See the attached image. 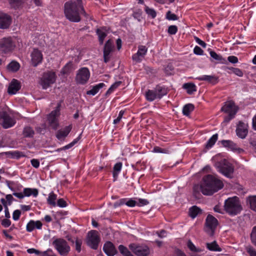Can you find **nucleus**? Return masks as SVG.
Instances as JSON below:
<instances>
[{
	"label": "nucleus",
	"instance_id": "0e129e2a",
	"mask_svg": "<svg viewBox=\"0 0 256 256\" xmlns=\"http://www.w3.org/2000/svg\"><path fill=\"white\" fill-rule=\"evenodd\" d=\"M203 50L199 46H196L194 49V54L198 55H202L203 54Z\"/></svg>",
	"mask_w": 256,
	"mask_h": 256
},
{
	"label": "nucleus",
	"instance_id": "c85d7f7f",
	"mask_svg": "<svg viewBox=\"0 0 256 256\" xmlns=\"http://www.w3.org/2000/svg\"><path fill=\"white\" fill-rule=\"evenodd\" d=\"M96 33L98 36L100 44H102L104 39L107 35L106 30L104 28H98L96 30Z\"/></svg>",
	"mask_w": 256,
	"mask_h": 256
},
{
	"label": "nucleus",
	"instance_id": "4be33fe9",
	"mask_svg": "<svg viewBox=\"0 0 256 256\" xmlns=\"http://www.w3.org/2000/svg\"><path fill=\"white\" fill-rule=\"evenodd\" d=\"M20 85L18 81L13 79L8 88V92L10 94H14L20 89Z\"/></svg>",
	"mask_w": 256,
	"mask_h": 256
},
{
	"label": "nucleus",
	"instance_id": "052dcab7",
	"mask_svg": "<svg viewBox=\"0 0 256 256\" xmlns=\"http://www.w3.org/2000/svg\"><path fill=\"white\" fill-rule=\"evenodd\" d=\"M118 250L124 256V255H126L128 252L129 250H128V249L124 246L122 245H120L119 246H118Z\"/></svg>",
	"mask_w": 256,
	"mask_h": 256
},
{
	"label": "nucleus",
	"instance_id": "603ef678",
	"mask_svg": "<svg viewBox=\"0 0 256 256\" xmlns=\"http://www.w3.org/2000/svg\"><path fill=\"white\" fill-rule=\"evenodd\" d=\"M6 184L8 188L13 192H14L16 190V184L14 182L7 181Z\"/></svg>",
	"mask_w": 256,
	"mask_h": 256
},
{
	"label": "nucleus",
	"instance_id": "20e7f679",
	"mask_svg": "<svg viewBox=\"0 0 256 256\" xmlns=\"http://www.w3.org/2000/svg\"><path fill=\"white\" fill-rule=\"evenodd\" d=\"M56 80V75L54 71L48 70L44 72L40 78L39 84L43 89H47L52 84H54Z\"/></svg>",
	"mask_w": 256,
	"mask_h": 256
},
{
	"label": "nucleus",
	"instance_id": "69168bd1",
	"mask_svg": "<svg viewBox=\"0 0 256 256\" xmlns=\"http://www.w3.org/2000/svg\"><path fill=\"white\" fill-rule=\"evenodd\" d=\"M11 224V222L10 220L8 218L3 219L2 220V224L4 228L8 227Z\"/></svg>",
	"mask_w": 256,
	"mask_h": 256
},
{
	"label": "nucleus",
	"instance_id": "f257e3e1",
	"mask_svg": "<svg viewBox=\"0 0 256 256\" xmlns=\"http://www.w3.org/2000/svg\"><path fill=\"white\" fill-rule=\"evenodd\" d=\"M223 186L221 180L215 176L208 174L203 177L200 188L204 195L210 196L221 190Z\"/></svg>",
	"mask_w": 256,
	"mask_h": 256
},
{
	"label": "nucleus",
	"instance_id": "e433bc0d",
	"mask_svg": "<svg viewBox=\"0 0 256 256\" xmlns=\"http://www.w3.org/2000/svg\"><path fill=\"white\" fill-rule=\"evenodd\" d=\"M210 56L214 60L220 62L222 64H226V60L223 58L221 56L215 52L211 50L210 52Z\"/></svg>",
	"mask_w": 256,
	"mask_h": 256
},
{
	"label": "nucleus",
	"instance_id": "774afa93",
	"mask_svg": "<svg viewBox=\"0 0 256 256\" xmlns=\"http://www.w3.org/2000/svg\"><path fill=\"white\" fill-rule=\"evenodd\" d=\"M247 252L250 256H256V251L254 248L252 247L248 248Z\"/></svg>",
	"mask_w": 256,
	"mask_h": 256
},
{
	"label": "nucleus",
	"instance_id": "58836bf2",
	"mask_svg": "<svg viewBox=\"0 0 256 256\" xmlns=\"http://www.w3.org/2000/svg\"><path fill=\"white\" fill-rule=\"evenodd\" d=\"M218 138V134H214L208 141L206 148H211L216 143Z\"/></svg>",
	"mask_w": 256,
	"mask_h": 256
},
{
	"label": "nucleus",
	"instance_id": "1a4fd4ad",
	"mask_svg": "<svg viewBox=\"0 0 256 256\" xmlns=\"http://www.w3.org/2000/svg\"><path fill=\"white\" fill-rule=\"evenodd\" d=\"M60 102H59L56 108L52 110L48 116V121L50 126L54 130H56L58 126V118L60 114Z\"/></svg>",
	"mask_w": 256,
	"mask_h": 256
},
{
	"label": "nucleus",
	"instance_id": "bf43d9fd",
	"mask_svg": "<svg viewBox=\"0 0 256 256\" xmlns=\"http://www.w3.org/2000/svg\"><path fill=\"white\" fill-rule=\"evenodd\" d=\"M20 214L21 212L20 210H15L12 214V218L14 220H18L20 218Z\"/></svg>",
	"mask_w": 256,
	"mask_h": 256
},
{
	"label": "nucleus",
	"instance_id": "f3484780",
	"mask_svg": "<svg viewBox=\"0 0 256 256\" xmlns=\"http://www.w3.org/2000/svg\"><path fill=\"white\" fill-rule=\"evenodd\" d=\"M31 60L32 64L34 66H36L41 63L42 60V54L41 52L38 49H34L31 54Z\"/></svg>",
	"mask_w": 256,
	"mask_h": 256
},
{
	"label": "nucleus",
	"instance_id": "cd10ccee",
	"mask_svg": "<svg viewBox=\"0 0 256 256\" xmlns=\"http://www.w3.org/2000/svg\"><path fill=\"white\" fill-rule=\"evenodd\" d=\"M206 248L213 252H221L222 248L219 246L218 244L216 241H214L212 242H208L206 244Z\"/></svg>",
	"mask_w": 256,
	"mask_h": 256
},
{
	"label": "nucleus",
	"instance_id": "a19ab883",
	"mask_svg": "<svg viewBox=\"0 0 256 256\" xmlns=\"http://www.w3.org/2000/svg\"><path fill=\"white\" fill-rule=\"evenodd\" d=\"M144 10L146 14L152 18H154L156 16V12L154 8H150L146 6H144Z\"/></svg>",
	"mask_w": 256,
	"mask_h": 256
},
{
	"label": "nucleus",
	"instance_id": "5fc2aeb1",
	"mask_svg": "<svg viewBox=\"0 0 256 256\" xmlns=\"http://www.w3.org/2000/svg\"><path fill=\"white\" fill-rule=\"evenodd\" d=\"M251 240L252 242L256 246V226L252 228L251 233Z\"/></svg>",
	"mask_w": 256,
	"mask_h": 256
},
{
	"label": "nucleus",
	"instance_id": "6e6d98bb",
	"mask_svg": "<svg viewBox=\"0 0 256 256\" xmlns=\"http://www.w3.org/2000/svg\"><path fill=\"white\" fill-rule=\"evenodd\" d=\"M124 112V110H120L119 112V114H118V116L117 117V118L114 120V124H118L120 122V120H122V118Z\"/></svg>",
	"mask_w": 256,
	"mask_h": 256
},
{
	"label": "nucleus",
	"instance_id": "dca6fc26",
	"mask_svg": "<svg viewBox=\"0 0 256 256\" xmlns=\"http://www.w3.org/2000/svg\"><path fill=\"white\" fill-rule=\"evenodd\" d=\"M221 110L228 114L236 115L238 110V108L233 102L229 101L225 102L224 106L222 108Z\"/></svg>",
	"mask_w": 256,
	"mask_h": 256
},
{
	"label": "nucleus",
	"instance_id": "c03bdc74",
	"mask_svg": "<svg viewBox=\"0 0 256 256\" xmlns=\"http://www.w3.org/2000/svg\"><path fill=\"white\" fill-rule=\"evenodd\" d=\"M249 202L250 208L256 212V196L250 197L249 198Z\"/></svg>",
	"mask_w": 256,
	"mask_h": 256
},
{
	"label": "nucleus",
	"instance_id": "680f3d73",
	"mask_svg": "<svg viewBox=\"0 0 256 256\" xmlns=\"http://www.w3.org/2000/svg\"><path fill=\"white\" fill-rule=\"evenodd\" d=\"M126 204L129 207H134L136 206V201L132 199H129L126 202Z\"/></svg>",
	"mask_w": 256,
	"mask_h": 256
},
{
	"label": "nucleus",
	"instance_id": "72a5a7b5",
	"mask_svg": "<svg viewBox=\"0 0 256 256\" xmlns=\"http://www.w3.org/2000/svg\"><path fill=\"white\" fill-rule=\"evenodd\" d=\"M183 88L186 90L189 94H192L196 90V86L193 83H186L183 85Z\"/></svg>",
	"mask_w": 256,
	"mask_h": 256
},
{
	"label": "nucleus",
	"instance_id": "412c9836",
	"mask_svg": "<svg viewBox=\"0 0 256 256\" xmlns=\"http://www.w3.org/2000/svg\"><path fill=\"white\" fill-rule=\"evenodd\" d=\"M42 226V224L40 220H30L26 224V230L28 232H32L35 229L41 230Z\"/></svg>",
	"mask_w": 256,
	"mask_h": 256
},
{
	"label": "nucleus",
	"instance_id": "423d86ee",
	"mask_svg": "<svg viewBox=\"0 0 256 256\" xmlns=\"http://www.w3.org/2000/svg\"><path fill=\"white\" fill-rule=\"evenodd\" d=\"M52 245L58 254L62 256H66L70 250V247L66 240L56 238L52 242Z\"/></svg>",
	"mask_w": 256,
	"mask_h": 256
},
{
	"label": "nucleus",
	"instance_id": "0eeeda50",
	"mask_svg": "<svg viewBox=\"0 0 256 256\" xmlns=\"http://www.w3.org/2000/svg\"><path fill=\"white\" fill-rule=\"evenodd\" d=\"M218 170L225 176L232 178L234 173L232 165L226 160L222 161L217 166Z\"/></svg>",
	"mask_w": 256,
	"mask_h": 256
},
{
	"label": "nucleus",
	"instance_id": "4468645a",
	"mask_svg": "<svg viewBox=\"0 0 256 256\" xmlns=\"http://www.w3.org/2000/svg\"><path fill=\"white\" fill-rule=\"evenodd\" d=\"M148 52L147 48L144 46H140L136 53L132 56V60L136 62H140Z\"/></svg>",
	"mask_w": 256,
	"mask_h": 256
},
{
	"label": "nucleus",
	"instance_id": "6ab92c4d",
	"mask_svg": "<svg viewBox=\"0 0 256 256\" xmlns=\"http://www.w3.org/2000/svg\"><path fill=\"white\" fill-rule=\"evenodd\" d=\"M103 250L108 256H114L117 253L114 245L110 242H107L104 244Z\"/></svg>",
	"mask_w": 256,
	"mask_h": 256
},
{
	"label": "nucleus",
	"instance_id": "c9c22d12",
	"mask_svg": "<svg viewBox=\"0 0 256 256\" xmlns=\"http://www.w3.org/2000/svg\"><path fill=\"white\" fill-rule=\"evenodd\" d=\"M20 68V65L18 62L16 61H12L7 66L8 70L15 72L18 71Z\"/></svg>",
	"mask_w": 256,
	"mask_h": 256
},
{
	"label": "nucleus",
	"instance_id": "7c9ffc66",
	"mask_svg": "<svg viewBox=\"0 0 256 256\" xmlns=\"http://www.w3.org/2000/svg\"><path fill=\"white\" fill-rule=\"evenodd\" d=\"M104 86V83H100L94 86L90 90L87 92L86 94L88 95L94 96L99 92L100 90Z\"/></svg>",
	"mask_w": 256,
	"mask_h": 256
},
{
	"label": "nucleus",
	"instance_id": "39448f33",
	"mask_svg": "<svg viewBox=\"0 0 256 256\" xmlns=\"http://www.w3.org/2000/svg\"><path fill=\"white\" fill-rule=\"evenodd\" d=\"M16 46L15 39L12 37H4L0 40V50L2 53H11Z\"/></svg>",
	"mask_w": 256,
	"mask_h": 256
},
{
	"label": "nucleus",
	"instance_id": "c756f323",
	"mask_svg": "<svg viewBox=\"0 0 256 256\" xmlns=\"http://www.w3.org/2000/svg\"><path fill=\"white\" fill-rule=\"evenodd\" d=\"M24 194L25 196H32L36 198L38 194V190L36 188H24Z\"/></svg>",
	"mask_w": 256,
	"mask_h": 256
},
{
	"label": "nucleus",
	"instance_id": "4c0bfd02",
	"mask_svg": "<svg viewBox=\"0 0 256 256\" xmlns=\"http://www.w3.org/2000/svg\"><path fill=\"white\" fill-rule=\"evenodd\" d=\"M194 110V106L192 104H186L182 109V113L185 116H188Z\"/></svg>",
	"mask_w": 256,
	"mask_h": 256
},
{
	"label": "nucleus",
	"instance_id": "393cba45",
	"mask_svg": "<svg viewBox=\"0 0 256 256\" xmlns=\"http://www.w3.org/2000/svg\"><path fill=\"white\" fill-rule=\"evenodd\" d=\"M145 96L147 100L152 102L156 99H158V96L156 90H148L146 92Z\"/></svg>",
	"mask_w": 256,
	"mask_h": 256
},
{
	"label": "nucleus",
	"instance_id": "9b49d317",
	"mask_svg": "<svg viewBox=\"0 0 256 256\" xmlns=\"http://www.w3.org/2000/svg\"><path fill=\"white\" fill-rule=\"evenodd\" d=\"M217 225V220L212 216L208 215L206 218L205 230L210 236L214 234Z\"/></svg>",
	"mask_w": 256,
	"mask_h": 256
},
{
	"label": "nucleus",
	"instance_id": "5701e85b",
	"mask_svg": "<svg viewBox=\"0 0 256 256\" xmlns=\"http://www.w3.org/2000/svg\"><path fill=\"white\" fill-rule=\"evenodd\" d=\"M72 129V126H66L63 129L58 130L56 134V138L60 140H63L70 133Z\"/></svg>",
	"mask_w": 256,
	"mask_h": 256
},
{
	"label": "nucleus",
	"instance_id": "e2e57ef3",
	"mask_svg": "<svg viewBox=\"0 0 256 256\" xmlns=\"http://www.w3.org/2000/svg\"><path fill=\"white\" fill-rule=\"evenodd\" d=\"M57 206L60 208H64L66 206L67 204L63 198H60L58 200Z\"/></svg>",
	"mask_w": 256,
	"mask_h": 256
},
{
	"label": "nucleus",
	"instance_id": "a18cd8bd",
	"mask_svg": "<svg viewBox=\"0 0 256 256\" xmlns=\"http://www.w3.org/2000/svg\"><path fill=\"white\" fill-rule=\"evenodd\" d=\"M122 84V82H114V84H112L110 87L108 88V90L106 94H110L116 88H117Z\"/></svg>",
	"mask_w": 256,
	"mask_h": 256
},
{
	"label": "nucleus",
	"instance_id": "2f4dec72",
	"mask_svg": "<svg viewBox=\"0 0 256 256\" xmlns=\"http://www.w3.org/2000/svg\"><path fill=\"white\" fill-rule=\"evenodd\" d=\"M56 199L57 195L55 194L53 192H52L49 194L48 198H47L48 204L54 207L56 206Z\"/></svg>",
	"mask_w": 256,
	"mask_h": 256
},
{
	"label": "nucleus",
	"instance_id": "7ed1b4c3",
	"mask_svg": "<svg viewBox=\"0 0 256 256\" xmlns=\"http://www.w3.org/2000/svg\"><path fill=\"white\" fill-rule=\"evenodd\" d=\"M224 210L231 216H235L240 212L242 206L238 198L236 196L229 198L224 202Z\"/></svg>",
	"mask_w": 256,
	"mask_h": 256
},
{
	"label": "nucleus",
	"instance_id": "49530a36",
	"mask_svg": "<svg viewBox=\"0 0 256 256\" xmlns=\"http://www.w3.org/2000/svg\"><path fill=\"white\" fill-rule=\"evenodd\" d=\"M82 244V241L81 239L76 238L75 239V248L78 252H81V246Z\"/></svg>",
	"mask_w": 256,
	"mask_h": 256
},
{
	"label": "nucleus",
	"instance_id": "09e8293b",
	"mask_svg": "<svg viewBox=\"0 0 256 256\" xmlns=\"http://www.w3.org/2000/svg\"><path fill=\"white\" fill-rule=\"evenodd\" d=\"M166 18L170 20H175L178 19V16L170 11H168L166 14Z\"/></svg>",
	"mask_w": 256,
	"mask_h": 256
},
{
	"label": "nucleus",
	"instance_id": "8fccbe9b",
	"mask_svg": "<svg viewBox=\"0 0 256 256\" xmlns=\"http://www.w3.org/2000/svg\"><path fill=\"white\" fill-rule=\"evenodd\" d=\"M149 203L148 201L144 198H138L136 201V206H142L148 204Z\"/></svg>",
	"mask_w": 256,
	"mask_h": 256
},
{
	"label": "nucleus",
	"instance_id": "37998d69",
	"mask_svg": "<svg viewBox=\"0 0 256 256\" xmlns=\"http://www.w3.org/2000/svg\"><path fill=\"white\" fill-rule=\"evenodd\" d=\"M23 132L24 136L26 137H31L34 134L33 130L29 126L26 127L24 130Z\"/></svg>",
	"mask_w": 256,
	"mask_h": 256
},
{
	"label": "nucleus",
	"instance_id": "864d4df0",
	"mask_svg": "<svg viewBox=\"0 0 256 256\" xmlns=\"http://www.w3.org/2000/svg\"><path fill=\"white\" fill-rule=\"evenodd\" d=\"M168 32L170 34H175L178 32V28L176 26H170L168 27Z\"/></svg>",
	"mask_w": 256,
	"mask_h": 256
},
{
	"label": "nucleus",
	"instance_id": "79ce46f5",
	"mask_svg": "<svg viewBox=\"0 0 256 256\" xmlns=\"http://www.w3.org/2000/svg\"><path fill=\"white\" fill-rule=\"evenodd\" d=\"M7 154H10L12 158H20L22 157H24L25 154L22 152L15 150L13 152H8Z\"/></svg>",
	"mask_w": 256,
	"mask_h": 256
},
{
	"label": "nucleus",
	"instance_id": "aec40b11",
	"mask_svg": "<svg viewBox=\"0 0 256 256\" xmlns=\"http://www.w3.org/2000/svg\"><path fill=\"white\" fill-rule=\"evenodd\" d=\"M113 46L110 40H108L105 44L104 50V62L106 63L110 59V54L112 51Z\"/></svg>",
	"mask_w": 256,
	"mask_h": 256
},
{
	"label": "nucleus",
	"instance_id": "bb28decb",
	"mask_svg": "<svg viewBox=\"0 0 256 256\" xmlns=\"http://www.w3.org/2000/svg\"><path fill=\"white\" fill-rule=\"evenodd\" d=\"M154 89L158 94V99H160L163 96H166L168 92V88L163 86L158 85Z\"/></svg>",
	"mask_w": 256,
	"mask_h": 256
},
{
	"label": "nucleus",
	"instance_id": "3c124183",
	"mask_svg": "<svg viewBox=\"0 0 256 256\" xmlns=\"http://www.w3.org/2000/svg\"><path fill=\"white\" fill-rule=\"evenodd\" d=\"M40 256H56L54 254L52 250L50 248L42 252Z\"/></svg>",
	"mask_w": 256,
	"mask_h": 256
},
{
	"label": "nucleus",
	"instance_id": "f704fd0d",
	"mask_svg": "<svg viewBox=\"0 0 256 256\" xmlns=\"http://www.w3.org/2000/svg\"><path fill=\"white\" fill-rule=\"evenodd\" d=\"M200 213L201 210L196 206H192L189 210V215L192 218H195Z\"/></svg>",
	"mask_w": 256,
	"mask_h": 256
},
{
	"label": "nucleus",
	"instance_id": "338daca9",
	"mask_svg": "<svg viewBox=\"0 0 256 256\" xmlns=\"http://www.w3.org/2000/svg\"><path fill=\"white\" fill-rule=\"evenodd\" d=\"M228 60L229 62L232 64H236L238 62V58L236 56H230L228 58Z\"/></svg>",
	"mask_w": 256,
	"mask_h": 256
},
{
	"label": "nucleus",
	"instance_id": "2eb2a0df",
	"mask_svg": "<svg viewBox=\"0 0 256 256\" xmlns=\"http://www.w3.org/2000/svg\"><path fill=\"white\" fill-rule=\"evenodd\" d=\"M248 133V124L242 122H239L236 128V134L238 137L244 138Z\"/></svg>",
	"mask_w": 256,
	"mask_h": 256
},
{
	"label": "nucleus",
	"instance_id": "f03ea898",
	"mask_svg": "<svg viewBox=\"0 0 256 256\" xmlns=\"http://www.w3.org/2000/svg\"><path fill=\"white\" fill-rule=\"evenodd\" d=\"M64 12L67 19L72 22H78L80 20V15L85 14L81 0L68 1L65 3Z\"/></svg>",
	"mask_w": 256,
	"mask_h": 256
},
{
	"label": "nucleus",
	"instance_id": "ddd939ff",
	"mask_svg": "<svg viewBox=\"0 0 256 256\" xmlns=\"http://www.w3.org/2000/svg\"><path fill=\"white\" fill-rule=\"evenodd\" d=\"M90 76V72L86 68H80L77 72L76 77V82L80 84H84L88 80Z\"/></svg>",
	"mask_w": 256,
	"mask_h": 256
},
{
	"label": "nucleus",
	"instance_id": "ea45409f",
	"mask_svg": "<svg viewBox=\"0 0 256 256\" xmlns=\"http://www.w3.org/2000/svg\"><path fill=\"white\" fill-rule=\"evenodd\" d=\"M187 246L192 252H202V249L196 248L190 240L188 242Z\"/></svg>",
	"mask_w": 256,
	"mask_h": 256
},
{
	"label": "nucleus",
	"instance_id": "a211bd4d",
	"mask_svg": "<svg viewBox=\"0 0 256 256\" xmlns=\"http://www.w3.org/2000/svg\"><path fill=\"white\" fill-rule=\"evenodd\" d=\"M12 22L10 17L7 14L0 12V28L6 29L9 27Z\"/></svg>",
	"mask_w": 256,
	"mask_h": 256
},
{
	"label": "nucleus",
	"instance_id": "a878e982",
	"mask_svg": "<svg viewBox=\"0 0 256 256\" xmlns=\"http://www.w3.org/2000/svg\"><path fill=\"white\" fill-rule=\"evenodd\" d=\"M199 80L206 81L212 84H216L218 82V78L214 76L203 75L196 78Z\"/></svg>",
	"mask_w": 256,
	"mask_h": 256
},
{
	"label": "nucleus",
	"instance_id": "473e14b6",
	"mask_svg": "<svg viewBox=\"0 0 256 256\" xmlns=\"http://www.w3.org/2000/svg\"><path fill=\"white\" fill-rule=\"evenodd\" d=\"M122 164L121 162H118L116 163L113 168V172L112 174L114 178V180L117 178L118 174L121 171L122 168Z\"/></svg>",
	"mask_w": 256,
	"mask_h": 256
},
{
	"label": "nucleus",
	"instance_id": "9d476101",
	"mask_svg": "<svg viewBox=\"0 0 256 256\" xmlns=\"http://www.w3.org/2000/svg\"><path fill=\"white\" fill-rule=\"evenodd\" d=\"M129 248L137 256H148L150 254V249L146 245L132 244L129 246Z\"/></svg>",
	"mask_w": 256,
	"mask_h": 256
},
{
	"label": "nucleus",
	"instance_id": "f8f14e48",
	"mask_svg": "<svg viewBox=\"0 0 256 256\" xmlns=\"http://www.w3.org/2000/svg\"><path fill=\"white\" fill-rule=\"evenodd\" d=\"M15 124V120L8 115L6 112H0V124L4 128H11L14 126Z\"/></svg>",
	"mask_w": 256,
	"mask_h": 256
},
{
	"label": "nucleus",
	"instance_id": "de8ad7c7",
	"mask_svg": "<svg viewBox=\"0 0 256 256\" xmlns=\"http://www.w3.org/2000/svg\"><path fill=\"white\" fill-rule=\"evenodd\" d=\"M26 0H11L10 4L14 8H18Z\"/></svg>",
	"mask_w": 256,
	"mask_h": 256
},
{
	"label": "nucleus",
	"instance_id": "b1692460",
	"mask_svg": "<svg viewBox=\"0 0 256 256\" xmlns=\"http://www.w3.org/2000/svg\"><path fill=\"white\" fill-rule=\"evenodd\" d=\"M220 142L224 147L227 148L231 150L240 152L241 150L240 148H238L236 144L234 143L232 140H222Z\"/></svg>",
	"mask_w": 256,
	"mask_h": 256
},
{
	"label": "nucleus",
	"instance_id": "6e6552de",
	"mask_svg": "<svg viewBox=\"0 0 256 256\" xmlns=\"http://www.w3.org/2000/svg\"><path fill=\"white\" fill-rule=\"evenodd\" d=\"M86 242L91 248L96 250L100 242V238L98 232L96 230L90 231L87 234Z\"/></svg>",
	"mask_w": 256,
	"mask_h": 256
},
{
	"label": "nucleus",
	"instance_id": "13d9d810",
	"mask_svg": "<svg viewBox=\"0 0 256 256\" xmlns=\"http://www.w3.org/2000/svg\"><path fill=\"white\" fill-rule=\"evenodd\" d=\"M232 72L237 76L242 77L244 75L242 71L238 68H232Z\"/></svg>",
	"mask_w": 256,
	"mask_h": 256
},
{
	"label": "nucleus",
	"instance_id": "4d7b16f0",
	"mask_svg": "<svg viewBox=\"0 0 256 256\" xmlns=\"http://www.w3.org/2000/svg\"><path fill=\"white\" fill-rule=\"evenodd\" d=\"M72 66V62H69V63L67 64L62 69L63 73L64 74L68 73L70 71Z\"/></svg>",
	"mask_w": 256,
	"mask_h": 256
}]
</instances>
